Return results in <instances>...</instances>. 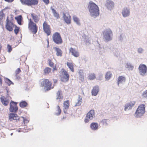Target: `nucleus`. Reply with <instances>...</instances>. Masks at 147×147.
Listing matches in <instances>:
<instances>
[{"label": "nucleus", "instance_id": "f257e3e1", "mask_svg": "<svg viewBox=\"0 0 147 147\" xmlns=\"http://www.w3.org/2000/svg\"><path fill=\"white\" fill-rule=\"evenodd\" d=\"M90 16L96 18L99 15V9L98 6L92 1L89 2L88 6Z\"/></svg>", "mask_w": 147, "mask_h": 147}, {"label": "nucleus", "instance_id": "f03ea898", "mask_svg": "<svg viewBox=\"0 0 147 147\" xmlns=\"http://www.w3.org/2000/svg\"><path fill=\"white\" fill-rule=\"evenodd\" d=\"M40 86L44 87L47 91L53 88L52 87V82L48 79L43 78L40 80Z\"/></svg>", "mask_w": 147, "mask_h": 147}, {"label": "nucleus", "instance_id": "7ed1b4c3", "mask_svg": "<svg viewBox=\"0 0 147 147\" xmlns=\"http://www.w3.org/2000/svg\"><path fill=\"white\" fill-rule=\"evenodd\" d=\"M145 106L144 104H140L137 109L135 113V116L139 117L142 116L145 112Z\"/></svg>", "mask_w": 147, "mask_h": 147}, {"label": "nucleus", "instance_id": "20e7f679", "mask_svg": "<svg viewBox=\"0 0 147 147\" xmlns=\"http://www.w3.org/2000/svg\"><path fill=\"white\" fill-rule=\"evenodd\" d=\"M21 3L28 6L37 5L38 3V0H20Z\"/></svg>", "mask_w": 147, "mask_h": 147}, {"label": "nucleus", "instance_id": "39448f33", "mask_svg": "<svg viewBox=\"0 0 147 147\" xmlns=\"http://www.w3.org/2000/svg\"><path fill=\"white\" fill-rule=\"evenodd\" d=\"M61 80L63 82H67L68 81L69 76L67 72L63 69L62 75L60 76Z\"/></svg>", "mask_w": 147, "mask_h": 147}, {"label": "nucleus", "instance_id": "423d86ee", "mask_svg": "<svg viewBox=\"0 0 147 147\" xmlns=\"http://www.w3.org/2000/svg\"><path fill=\"white\" fill-rule=\"evenodd\" d=\"M29 27L34 34L36 33L38 30L37 26L31 19H30L29 20Z\"/></svg>", "mask_w": 147, "mask_h": 147}, {"label": "nucleus", "instance_id": "0eeeda50", "mask_svg": "<svg viewBox=\"0 0 147 147\" xmlns=\"http://www.w3.org/2000/svg\"><path fill=\"white\" fill-rule=\"evenodd\" d=\"M17 103L13 101H11L10 103L9 110L10 112L16 113L18 110L17 106Z\"/></svg>", "mask_w": 147, "mask_h": 147}, {"label": "nucleus", "instance_id": "6e6552de", "mask_svg": "<svg viewBox=\"0 0 147 147\" xmlns=\"http://www.w3.org/2000/svg\"><path fill=\"white\" fill-rule=\"evenodd\" d=\"M139 71L140 74L144 76L147 73V67L144 64H140L138 67Z\"/></svg>", "mask_w": 147, "mask_h": 147}, {"label": "nucleus", "instance_id": "1a4fd4ad", "mask_svg": "<svg viewBox=\"0 0 147 147\" xmlns=\"http://www.w3.org/2000/svg\"><path fill=\"white\" fill-rule=\"evenodd\" d=\"M20 117L14 113H10L9 115V119L10 121H15L16 122L20 121Z\"/></svg>", "mask_w": 147, "mask_h": 147}, {"label": "nucleus", "instance_id": "9d476101", "mask_svg": "<svg viewBox=\"0 0 147 147\" xmlns=\"http://www.w3.org/2000/svg\"><path fill=\"white\" fill-rule=\"evenodd\" d=\"M11 24L13 26H15V25L11 20H9V17L7 16L6 19L5 28L7 30L9 31H11L13 30V28L10 25Z\"/></svg>", "mask_w": 147, "mask_h": 147}, {"label": "nucleus", "instance_id": "9b49d317", "mask_svg": "<svg viewBox=\"0 0 147 147\" xmlns=\"http://www.w3.org/2000/svg\"><path fill=\"white\" fill-rule=\"evenodd\" d=\"M122 14L124 18L128 17L130 15V9L129 7H124L122 9Z\"/></svg>", "mask_w": 147, "mask_h": 147}, {"label": "nucleus", "instance_id": "f8f14e48", "mask_svg": "<svg viewBox=\"0 0 147 147\" xmlns=\"http://www.w3.org/2000/svg\"><path fill=\"white\" fill-rule=\"evenodd\" d=\"M43 29L44 31L47 34L48 36L51 34V31L49 25L47 24L46 21L44 22L43 24Z\"/></svg>", "mask_w": 147, "mask_h": 147}, {"label": "nucleus", "instance_id": "ddd939ff", "mask_svg": "<svg viewBox=\"0 0 147 147\" xmlns=\"http://www.w3.org/2000/svg\"><path fill=\"white\" fill-rule=\"evenodd\" d=\"M103 37H111L113 36L112 32L109 28L105 29L102 32Z\"/></svg>", "mask_w": 147, "mask_h": 147}, {"label": "nucleus", "instance_id": "4468645a", "mask_svg": "<svg viewBox=\"0 0 147 147\" xmlns=\"http://www.w3.org/2000/svg\"><path fill=\"white\" fill-rule=\"evenodd\" d=\"M69 106V100H67L64 101L63 103V111L65 114H68L67 110L68 109Z\"/></svg>", "mask_w": 147, "mask_h": 147}, {"label": "nucleus", "instance_id": "2eb2a0df", "mask_svg": "<svg viewBox=\"0 0 147 147\" xmlns=\"http://www.w3.org/2000/svg\"><path fill=\"white\" fill-rule=\"evenodd\" d=\"M136 103L135 101H131L130 102L126 104L125 106V111H126L127 109H131L132 107H134Z\"/></svg>", "mask_w": 147, "mask_h": 147}, {"label": "nucleus", "instance_id": "dca6fc26", "mask_svg": "<svg viewBox=\"0 0 147 147\" xmlns=\"http://www.w3.org/2000/svg\"><path fill=\"white\" fill-rule=\"evenodd\" d=\"M0 99L1 102L4 106H7L9 104V100L8 97H5L3 96L1 97Z\"/></svg>", "mask_w": 147, "mask_h": 147}, {"label": "nucleus", "instance_id": "f3484780", "mask_svg": "<svg viewBox=\"0 0 147 147\" xmlns=\"http://www.w3.org/2000/svg\"><path fill=\"white\" fill-rule=\"evenodd\" d=\"M69 51L70 53H71V55L75 57H78L79 56L80 54L75 49H73L71 47L70 48Z\"/></svg>", "mask_w": 147, "mask_h": 147}, {"label": "nucleus", "instance_id": "a211bd4d", "mask_svg": "<svg viewBox=\"0 0 147 147\" xmlns=\"http://www.w3.org/2000/svg\"><path fill=\"white\" fill-rule=\"evenodd\" d=\"M107 8L109 10L112 9L114 7V3L111 1H108L106 3Z\"/></svg>", "mask_w": 147, "mask_h": 147}, {"label": "nucleus", "instance_id": "6ab92c4d", "mask_svg": "<svg viewBox=\"0 0 147 147\" xmlns=\"http://www.w3.org/2000/svg\"><path fill=\"white\" fill-rule=\"evenodd\" d=\"M99 91V88L98 86H94L92 90V96H96Z\"/></svg>", "mask_w": 147, "mask_h": 147}, {"label": "nucleus", "instance_id": "aec40b11", "mask_svg": "<svg viewBox=\"0 0 147 147\" xmlns=\"http://www.w3.org/2000/svg\"><path fill=\"white\" fill-rule=\"evenodd\" d=\"M31 16L34 21L36 23H37L40 20V14L37 15L35 13H31Z\"/></svg>", "mask_w": 147, "mask_h": 147}, {"label": "nucleus", "instance_id": "412c9836", "mask_svg": "<svg viewBox=\"0 0 147 147\" xmlns=\"http://www.w3.org/2000/svg\"><path fill=\"white\" fill-rule=\"evenodd\" d=\"M94 115V111L93 110H90L86 115V117L90 119H92L93 116Z\"/></svg>", "mask_w": 147, "mask_h": 147}, {"label": "nucleus", "instance_id": "4be33fe9", "mask_svg": "<svg viewBox=\"0 0 147 147\" xmlns=\"http://www.w3.org/2000/svg\"><path fill=\"white\" fill-rule=\"evenodd\" d=\"M56 99L61 101L63 98V96L62 95V93L61 90H59L56 94Z\"/></svg>", "mask_w": 147, "mask_h": 147}, {"label": "nucleus", "instance_id": "5701e85b", "mask_svg": "<svg viewBox=\"0 0 147 147\" xmlns=\"http://www.w3.org/2000/svg\"><path fill=\"white\" fill-rule=\"evenodd\" d=\"M98 124L97 123L93 122L92 123L90 126L91 129L93 130H96L98 129Z\"/></svg>", "mask_w": 147, "mask_h": 147}, {"label": "nucleus", "instance_id": "b1692460", "mask_svg": "<svg viewBox=\"0 0 147 147\" xmlns=\"http://www.w3.org/2000/svg\"><path fill=\"white\" fill-rule=\"evenodd\" d=\"M22 16L21 15L15 17V19L17 21L18 23L20 25H21L22 24Z\"/></svg>", "mask_w": 147, "mask_h": 147}, {"label": "nucleus", "instance_id": "393cba45", "mask_svg": "<svg viewBox=\"0 0 147 147\" xmlns=\"http://www.w3.org/2000/svg\"><path fill=\"white\" fill-rule=\"evenodd\" d=\"M73 19L74 22L76 23L77 25L78 26H80L81 25L80 20L76 16H73Z\"/></svg>", "mask_w": 147, "mask_h": 147}, {"label": "nucleus", "instance_id": "a878e982", "mask_svg": "<svg viewBox=\"0 0 147 147\" xmlns=\"http://www.w3.org/2000/svg\"><path fill=\"white\" fill-rule=\"evenodd\" d=\"M53 38L54 41L57 44H61L62 42L61 37H53Z\"/></svg>", "mask_w": 147, "mask_h": 147}, {"label": "nucleus", "instance_id": "bb28decb", "mask_svg": "<svg viewBox=\"0 0 147 147\" xmlns=\"http://www.w3.org/2000/svg\"><path fill=\"white\" fill-rule=\"evenodd\" d=\"M67 65L72 72L74 71V63L72 62H67Z\"/></svg>", "mask_w": 147, "mask_h": 147}, {"label": "nucleus", "instance_id": "cd10ccee", "mask_svg": "<svg viewBox=\"0 0 147 147\" xmlns=\"http://www.w3.org/2000/svg\"><path fill=\"white\" fill-rule=\"evenodd\" d=\"M53 49L56 51L57 53L56 54L57 56H62V52L60 49L56 47H54Z\"/></svg>", "mask_w": 147, "mask_h": 147}, {"label": "nucleus", "instance_id": "c85d7f7f", "mask_svg": "<svg viewBox=\"0 0 147 147\" xmlns=\"http://www.w3.org/2000/svg\"><path fill=\"white\" fill-rule=\"evenodd\" d=\"M125 81V78L124 77L122 76H120L119 77L118 80V85L119 86V84L122 83Z\"/></svg>", "mask_w": 147, "mask_h": 147}, {"label": "nucleus", "instance_id": "c756f323", "mask_svg": "<svg viewBox=\"0 0 147 147\" xmlns=\"http://www.w3.org/2000/svg\"><path fill=\"white\" fill-rule=\"evenodd\" d=\"M51 69L48 67H46L44 70V74L45 75H47L51 72Z\"/></svg>", "mask_w": 147, "mask_h": 147}, {"label": "nucleus", "instance_id": "7c9ffc66", "mask_svg": "<svg viewBox=\"0 0 147 147\" xmlns=\"http://www.w3.org/2000/svg\"><path fill=\"white\" fill-rule=\"evenodd\" d=\"M64 18L65 22L67 24L71 23V21L68 17L66 16L65 14H64Z\"/></svg>", "mask_w": 147, "mask_h": 147}, {"label": "nucleus", "instance_id": "2f4dec72", "mask_svg": "<svg viewBox=\"0 0 147 147\" xmlns=\"http://www.w3.org/2000/svg\"><path fill=\"white\" fill-rule=\"evenodd\" d=\"M126 67L130 70H132L134 68V66L130 63H127L126 65Z\"/></svg>", "mask_w": 147, "mask_h": 147}, {"label": "nucleus", "instance_id": "473e14b6", "mask_svg": "<svg viewBox=\"0 0 147 147\" xmlns=\"http://www.w3.org/2000/svg\"><path fill=\"white\" fill-rule=\"evenodd\" d=\"M112 74L110 72H108L106 75L105 78L106 79L109 80L111 77Z\"/></svg>", "mask_w": 147, "mask_h": 147}, {"label": "nucleus", "instance_id": "72a5a7b5", "mask_svg": "<svg viewBox=\"0 0 147 147\" xmlns=\"http://www.w3.org/2000/svg\"><path fill=\"white\" fill-rule=\"evenodd\" d=\"M88 78L90 80H94L96 78V76L94 73H90L88 76Z\"/></svg>", "mask_w": 147, "mask_h": 147}, {"label": "nucleus", "instance_id": "f704fd0d", "mask_svg": "<svg viewBox=\"0 0 147 147\" xmlns=\"http://www.w3.org/2000/svg\"><path fill=\"white\" fill-rule=\"evenodd\" d=\"M27 103L25 101H22L20 103V106L22 108H24L27 106Z\"/></svg>", "mask_w": 147, "mask_h": 147}, {"label": "nucleus", "instance_id": "c9c22d12", "mask_svg": "<svg viewBox=\"0 0 147 147\" xmlns=\"http://www.w3.org/2000/svg\"><path fill=\"white\" fill-rule=\"evenodd\" d=\"M57 112L55 114L57 115H59L61 113V111L59 106H57Z\"/></svg>", "mask_w": 147, "mask_h": 147}, {"label": "nucleus", "instance_id": "e433bc0d", "mask_svg": "<svg viewBox=\"0 0 147 147\" xmlns=\"http://www.w3.org/2000/svg\"><path fill=\"white\" fill-rule=\"evenodd\" d=\"M15 29L14 30V32L16 34H17L20 31V27H17L16 25H15Z\"/></svg>", "mask_w": 147, "mask_h": 147}, {"label": "nucleus", "instance_id": "4c0bfd02", "mask_svg": "<svg viewBox=\"0 0 147 147\" xmlns=\"http://www.w3.org/2000/svg\"><path fill=\"white\" fill-rule=\"evenodd\" d=\"M82 102V99L81 98H79L78 99V102L76 103L75 106H79L80 105Z\"/></svg>", "mask_w": 147, "mask_h": 147}, {"label": "nucleus", "instance_id": "58836bf2", "mask_svg": "<svg viewBox=\"0 0 147 147\" xmlns=\"http://www.w3.org/2000/svg\"><path fill=\"white\" fill-rule=\"evenodd\" d=\"M5 81L6 83L9 86H10L11 84H13V83L11 81L7 78L5 79Z\"/></svg>", "mask_w": 147, "mask_h": 147}, {"label": "nucleus", "instance_id": "ea45409f", "mask_svg": "<svg viewBox=\"0 0 147 147\" xmlns=\"http://www.w3.org/2000/svg\"><path fill=\"white\" fill-rule=\"evenodd\" d=\"M142 97L143 98L147 99V90L144 91L142 95Z\"/></svg>", "mask_w": 147, "mask_h": 147}, {"label": "nucleus", "instance_id": "a19ab883", "mask_svg": "<svg viewBox=\"0 0 147 147\" xmlns=\"http://www.w3.org/2000/svg\"><path fill=\"white\" fill-rule=\"evenodd\" d=\"M7 48L8 49V52L9 53L10 52L12 51V48L11 46L9 44L7 45Z\"/></svg>", "mask_w": 147, "mask_h": 147}, {"label": "nucleus", "instance_id": "79ce46f5", "mask_svg": "<svg viewBox=\"0 0 147 147\" xmlns=\"http://www.w3.org/2000/svg\"><path fill=\"white\" fill-rule=\"evenodd\" d=\"M48 61L49 65L51 67H53L54 63L50 59H49Z\"/></svg>", "mask_w": 147, "mask_h": 147}, {"label": "nucleus", "instance_id": "37998d69", "mask_svg": "<svg viewBox=\"0 0 147 147\" xmlns=\"http://www.w3.org/2000/svg\"><path fill=\"white\" fill-rule=\"evenodd\" d=\"M52 37H61V35L59 33L56 32L53 34Z\"/></svg>", "mask_w": 147, "mask_h": 147}, {"label": "nucleus", "instance_id": "c03bdc74", "mask_svg": "<svg viewBox=\"0 0 147 147\" xmlns=\"http://www.w3.org/2000/svg\"><path fill=\"white\" fill-rule=\"evenodd\" d=\"M21 71V70L20 68H18L16 71L15 73L16 75L19 74Z\"/></svg>", "mask_w": 147, "mask_h": 147}, {"label": "nucleus", "instance_id": "a18cd8bd", "mask_svg": "<svg viewBox=\"0 0 147 147\" xmlns=\"http://www.w3.org/2000/svg\"><path fill=\"white\" fill-rule=\"evenodd\" d=\"M53 15L55 17H56L57 19H59V18L60 17L58 13L57 12H56V13H54Z\"/></svg>", "mask_w": 147, "mask_h": 147}, {"label": "nucleus", "instance_id": "49530a36", "mask_svg": "<svg viewBox=\"0 0 147 147\" xmlns=\"http://www.w3.org/2000/svg\"><path fill=\"white\" fill-rule=\"evenodd\" d=\"M22 118H23V121L24 124H25V123H27L29 121L28 120H27L26 119L24 118V117H21Z\"/></svg>", "mask_w": 147, "mask_h": 147}, {"label": "nucleus", "instance_id": "de8ad7c7", "mask_svg": "<svg viewBox=\"0 0 147 147\" xmlns=\"http://www.w3.org/2000/svg\"><path fill=\"white\" fill-rule=\"evenodd\" d=\"M51 10L52 13H53V14L55 13H56V11L54 8H53L52 7H51Z\"/></svg>", "mask_w": 147, "mask_h": 147}, {"label": "nucleus", "instance_id": "09e8293b", "mask_svg": "<svg viewBox=\"0 0 147 147\" xmlns=\"http://www.w3.org/2000/svg\"><path fill=\"white\" fill-rule=\"evenodd\" d=\"M43 2L46 4H48L49 2V0H42Z\"/></svg>", "mask_w": 147, "mask_h": 147}, {"label": "nucleus", "instance_id": "8fccbe9b", "mask_svg": "<svg viewBox=\"0 0 147 147\" xmlns=\"http://www.w3.org/2000/svg\"><path fill=\"white\" fill-rule=\"evenodd\" d=\"M89 120H90L88 118L86 117L85 119H84V122L85 123H88L89 121Z\"/></svg>", "mask_w": 147, "mask_h": 147}, {"label": "nucleus", "instance_id": "3c124183", "mask_svg": "<svg viewBox=\"0 0 147 147\" xmlns=\"http://www.w3.org/2000/svg\"><path fill=\"white\" fill-rule=\"evenodd\" d=\"M3 83L2 78L1 77V76H0V85H2Z\"/></svg>", "mask_w": 147, "mask_h": 147}, {"label": "nucleus", "instance_id": "603ef678", "mask_svg": "<svg viewBox=\"0 0 147 147\" xmlns=\"http://www.w3.org/2000/svg\"><path fill=\"white\" fill-rule=\"evenodd\" d=\"M5 16V15H0V22H1L2 21L3 18Z\"/></svg>", "mask_w": 147, "mask_h": 147}, {"label": "nucleus", "instance_id": "864d4df0", "mask_svg": "<svg viewBox=\"0 0 147 147\" xmlns=\"http://www.w3.org/2000/svg\"><path fill=\"white\" fill-rule=\"evenodd\" d=\"M143 50L142 48H140L138 49V51L139 53H142Z\"/></svg>", "mask_w": 147, "mask_h": 147}, {"label": "nucleus", "instance_id": "5fc2aeb1", "mask_svg": "<svg viewBox=\"0 0 147 147\" xmlns=\"http://www.w3.org/2000/svg\"><path fill=\"white\" fill-rule=\"evenodd\" d=\"M53 71H54L55 70H57V68L56 66V65H55L53 69Z\"/></svg>", "mask_w": 147, "mask_h": 147}, {"label": "nucleus", "instance_id": "6e6d98bb", "mask_svg": "<svg viewBox=\"0 0 147 147\" xmlns=\"http://www.w3.org/2000/svg\"><path fill=\"white\" fill-rule=\"evenodd\" d=\"M107 119H104L102 120V123L104 124L105 123H106V124L107 123Z\"/></svg>", "mask_w": 147, "mask_h": 147}, {"label": "nucleus", "instance_id": "4d7b16f0", "mask_svg": "<svg viewBox=\"0 0 147 147\" xmlns=\"http://www.w3.org/2000/svg\"><path fill=\"white\" fill-rule=\"evenodd\" d=\"M129 2L131 3V4H133L135 2V0H128Z\"/></svg>", "mask_w": 147, "mask_h": 147}, {"label": "nucleus", "instance_id": "13d9d810", "mask_svg": "<svg viewBox=\"0 0 147 147\" xmlns=\"http://www.w3.org/2000/svg\"><path fill=\"white\" fill-rule=\"evenodd\" d=\"M0 15L5 16V14L3 13V10H2L0 11Z\"/></svg>", "mask_w": 147, "mask_h": 147}, {"label": "nucleus", "instance_id": "bf43d9fd", "mask_svg": "<svg viewBox=\"0 0 147 147\" xmlns=\"http://www.w3.org/2000/svg\"><path fill=\"white\" fill-rule=\"evenodd\" d=\"M14 0H5V1L6 2L10 3L13 2Z\"/></svg>", "mask_w": 147, "mask_h": 147}, {"label": "nucleus", "instance_id": "052dcab7", "mask_svg": "<svg viewBox=\"0 0 147 147\" xmlns=\"http://www.w3.org/2000/svg\"><path fill=\"white\" fill-rule=\"evenodd\" d=\"M21 39H19V40H18V44H19L21 42Z\"/></svg>", "mask_w": 147, "mask_h": 147}, {"label": "nucleus", "instance_id": "680f3d73", "mask_svg": "<svg viewBox=\"0 0 147 147\" xmlns=\"http://www.w3.org/2000/svg\"><path fill=\"white\" fill-rule=\"evenodd\" d=\"M57 82V80H54V83H56Z\"/></svg>", "mask_w": 147, "mask_h": 147}, {"label": "nucleus", "instance_id": "e2e57ef3", "mask_svg": "<svg viewBox=\"0 0 147 147\" xmlns=\"http://www.w3.org/2000/svg\"><path fill=\"white\" fill-rule=\"evenodd\" d=\"M66 118V117L65 116H63V117L62 118H61V119H65Z\"/></svg>", "mask_w": 147, "mask_h": 147}, {"label": "nucleus", "instance_id": "0e129e2a", "mask_svg": "<svg viewBox=\"0 0 147 147\" xmlns=\"http://www.w3.org/2000/svg\"><path fill=\"white\" fill-rule=\"evenodd\" d=\"M47 42H48V44H49V40H47Z\"/></svg>", "mask_w": 147, "mask_h": 147}, {"label": "nucleus", "instance_id": "69168bd1", "mask_svg": "<svg viewBox=\"0 0 147 147\" xmlns=\"http://www.w3.org/2000/svg\"><path fill=\"white\" fill-rule=\"evenodd\" d=\"M110 37H107V38H110ZM106 40H107V38L106 39Z\"/></svg>", "mask_w": 147, "mask_h": 147}, {"label": "nucleus", "instance_id": "338daca9", "mask_svg": "<svg viewBox=\"0 0 147 147\" xmlns=\"http://www.w3.org/2000/svg\"><path fill=\"white\" fill-rule=\"evenodd\" d=\"M5 9H7V7H5Z\"/></svg>", "mask_w": 147, "mask_h": 147}, {"label": "nucleus", "instance_id": "774afa93", "mask_svg": "<svg viewBox=\"0 0 147 147\" xmlns=\"http://www.w3.org/2000/svg\"><path fill=\"white\" fill-rule=\"evenodd\" d=\"M120 37H121V35L120 36Z\"/></svg>", "mask_w": 147, "mask_h": 147}]
</instances>
